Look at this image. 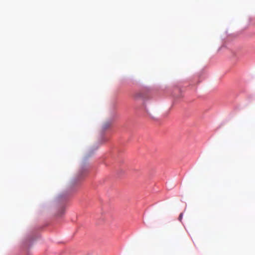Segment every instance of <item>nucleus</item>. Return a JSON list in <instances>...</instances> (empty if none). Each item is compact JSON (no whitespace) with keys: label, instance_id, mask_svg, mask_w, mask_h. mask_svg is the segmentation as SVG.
<instances>
[{"label":"nucleus","instance_id":"obj_1","mask_svg":"<svg viewBox=\"0 0 255 255\" xmlns=\"http://www.w3.org/2000/svg\"><path fill=\"white\" fill-rule=\"evenodd\" d=\"M141 96V93H135L134 96H133V97L134 99H138V98H139Z\"/></svg>","mask_w":255,"mask_h":255},{"label":"nucleus","instance_id":"obj_2","mask_svg":"<svg viewBox=\"0 0 255 255\" xmlns=\"http://www.w3.org/2000/svg\"><path fill=\"white\" fill-rule=\"evenodd\" d=\"M182 216H183V214L182 213H181L179 215V220L180 221H181V219H182Z\"/></svg>","mask_w":255,"mask_h":255}]
</instances>
